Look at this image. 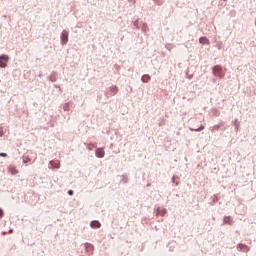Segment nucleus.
I'll list each match as a JSON object with an SVG mask.
<instances>
[{
	"label": "nucleus",
	"instance_id": "nucleus-7",
	"mask_svg": "<svg viewBox=\"0 0 256 256\" xmlns=\"http://www.w3.org/2000/svg\"><path fill=\"white\" fill-rule=\"evenodd\" d=\"M90 227H92V229H99L101 227V222L97 220H93L90 223Z\"/></svg>",
	"mask_w": 256,
	"mask_h": 256
},
{
	"label": "nucleus",
	"instance_id": "nucleus-8",
	"mask_svg": "<svg viewBox=\"0 0 256 256\" xmlns=\"http://www.w3.org/2000/svg\"><path fill=\"white\" fill-rule=\"evenodd\" d=\"M199 43H201V45H209V39L207 37H200L199 38Z\"/></svg>",
	"mask_w": 256,
	"mask_h": 256
},
{
	"label": "nucleus",
	"instance_id": "nucleus-14",
	"mask_svg": "<svg viewBox=\"0 0 256 256\" xmlns=\"http://www.w3.org/2000/svg\"><path fill=\"white\" fill-rule=\"evenodd\" d=\"M68 195H73V190H69Z\"/></svg>",
	"mask_w": 256,
	"mask_h": 256
},
{
	"label": "nucleus",
	"instance_id": "nucleus-13",
	"mask_svg": "<svg viewBox=\"0 0 256 256\" xmlns=\"http://www.w3.org/2000/svg\"><path fill=\"white\" fill-rule=\"evenodd\" d=\"M3 217V210L0 208V219Z\"/></svg>",
	"mask_w": 256,
	"mask_h": 256
},
{
	"label": "nucleus",
	"instance_id": "nucleus-5",
	"mask_svg": "<svg viewBox=\"0 0 256 256\" xmlns=\"http://www.w3.org/2000/svg\"><path fill=\"white\" fill-rule=\"evenodd\" d=\"M96 157L103 159V157H105V150H103V148L96 149Z\"/></svg>",
	"mask_w": 256,
	"mask_h": 256
},
{
	"label": "nucleus",
	"instance_id": "nucleus-6",
	"mask_svg": "<svg viewBox=\"0 0 256 256\" xmlns=\"http://www.w3.org/2000/svg\"><path fill=\"white\" fill-rule=\"evenodd\" d=\"M8 173H10V175H17V173H19V170H17L15 166L10 165L8 168Z\"/></svg>",
	"mask_w": 256,
	"mask_h": 256
},
{
	"label": "nucleus",
	"instance_id": "nucleus-2",
	"mask_svg": "<svg viewBox=\"0 0 256 256\" xmlns=\"http://www.w3.org/2000/svg\"><path fill=\"white\" fill-rule=\"evenodd\" d=\"M9 61V56L1 55L0 56V67L5 68L7 67V62Z\"/></svg>",
	"mask_w": 256,
	"mask_h": 256
},
{
	"label": "nucleus",
	"instance_id": "nucleus-12",
	"mask_svg": "<svg viewBox=\"0 0 256 256\" xmlns=\"http://www.w3.org/2000/svg\"><path fill=\"white\" fill-rule=\"evenodd\" d=\"M0 157H7V153H0Z\"/></svg>",
	"mask_w": 256,
	"mask_h": 256
},
{
	"label": "nucleus",
	"instance_id": "nucleus-10",
	"mask_svg": "<svg viewBox=\"0 0 256 256\" xmlns=\"http://www.w3.org/2000/svg\"><path fill=\"white\" fill-rule=\"evenodd\" d=\"M238 249H240L241 251L247 252L249 251V247L243 245V244H239L238 245Z\"/></svg>",
	"mask_w": 256,
	"mask_h": 256
},
{
	"label": "nucleus",
	"instance_id": "nucleus-11",
	"mask_svg": "<svg viewBox=\"0 0 256 256\" xmlns=\"http://www.w3.org/2000/svg\"><path fill=\"white\" fill-rule=\"evenodd\" d=\"M205 129V126L201 125L199 128L191 129V131H203Z\"/></svg>",
	"mask_w": 256,
	"mask_h": 256
},
{
	"label": "nucleus",
	"instance_id": "nucleus-1",
	"mask_svg": "<svg viewBox=\"0 0 256 256\" xmlns=\"http://www.w3.org/2000/svg\"><path fill=\"white\" fill-rule=\"evenodd\" d=\"M213 73L215 77H219V79H223V77H225V73H223V68L219 65L213 68Z\"/></svg>",
	"mask_w": 256,
	"mask_h": 256
},
{
	"label": "nucleus",
	"instance_id": "nucleus-4",
	"mask_svg": "<svg viewBox=\"0 0 256 256\" xmlns=\"http://www.w3.org/2000/svg\"><path fill=\"white\" fill-rule=\"evenodd\" d=\"M61 41H62L63 45H65V43H67V41H69V32L68 31H63L62 32Z\"/></svg>",
	"mask_w": 256,
	"mask_h": 256
},
{
	"label": "nucleus",
	"instance_id": "nucleus-9",
	"mask_svg": "<svg viewBox=\"0 0 256 256\" xmlns=\"http://www.w3.org/2000/svg\"><path fill=\"white\" fill-rule=\"evenodd\" d=\"M142 83H149V81H151V76H149L148 74H144L141 78Z\"/></svg>",
	"mask_w": 256,
	"mask_h": 256
},
{
	"label": "nucleus",
	"instance_id": "nucleus-3",
	"mask_svg": "<svg viewBox=\"0 0 256 256\" xmlns=\"http://www.w3.org/2000/svg\"><path fill=\"white\" fill-rule=\"evenodd\" d=\"M49 165L50 169H59V167H61V162H59V160H52Z\"/></svg>",
	"mask_w": 256,
	"mask_h": 256
}]
</instances>
